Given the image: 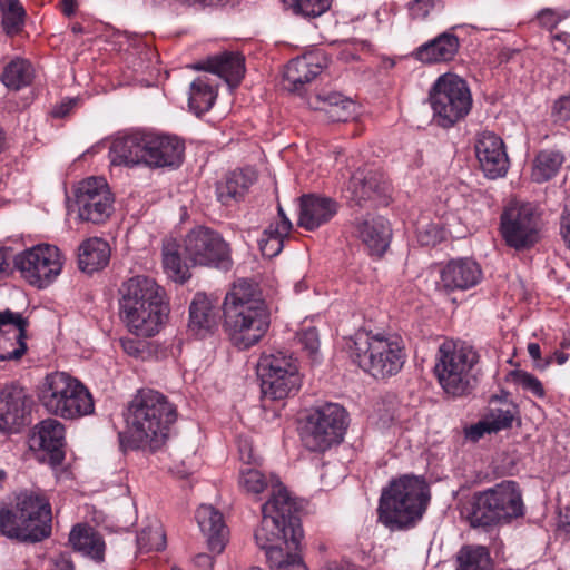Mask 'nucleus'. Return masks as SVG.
I'll return each mask as SVG.
<instances>
[{"mask_svg": "<svg viewBox=\"0 0 570 570\" xmlns=\"http://www.w3.org/2000/svg\"><path fill=\"white\" fill-rule=\"evenodd\" d=\"M176 409L168 399L155 390H139L128 405V433H119L120 448L130 450L160 449L176 421Z\"/></svg>", "mask_w": 570, "mask_h": 570, "instance_id": "f257e3e1", "label": "nucleus"}, {"mask_svg": "<svg viewBox=\"0 0 570 570\" xmlns=\"http://www.w3.org/2000/svg\"><path fill=\"white\" fill-rule=\"evenodd\" d=\"M224 327L238 350L256 345L269 328L271 314L257 285L238 279L224 299Z\"/></svg>", "mask_w": 570, "mask_h": 570, "instance_id": "f03ea898", "label": "nucleus"}, {"mask_svg": "<svg viewBox=\"0 0 570 570\" xmlns=\"http://www.w3.org/2000/svg\"><path fill=\"white\" fill-rule=\"evenodd\" d=\"M119 315L128 331L137 336L156 335L168 315L164 291L147 276L138 275L119 288Z\"/></svg>", "mask_w": 570, "mask_h": 570, "instance_id": "7ed1b4c3", "label": "nucleus"}, {"mask_svg": "<svg viewBox=\"0 0 570 570\" xmlns=\"http://www.w3.org/2000/svg\"><path fill=\"white\" fill-rule=\"evenodd\" d=\"M51 504L39 488L16 493L14 504L0 505V532L20 542H40L51 534Z\"/></svg>", "mask_w": 570, "mask_h": 570, "instance_id": "20e7f679", "label": "nucleus"}, {"mask_svg": "<svg viewBox=\"0 0 570 570\" xmlns=\"http://www.w3.org/2000/svg\"><path fill=\"white\" fill-rule=\"evenodd\" d=\"M262 513L254 537L266 557L273 549L299 547L303 529L296 514L297 505L283 484L273 485L269 499L262 505Z\"/></svg>", "mask_w": 570, "mask_h": 570, "instance_id": "39448f33", "label": "nucleus"}, {"mask_svg": "<svg viewBox=\"0 0 570 570\" xmlns=\"http://www.w3.org/2000/svg\"><path fill=\"white\" fill-rule=\"evenodd\" d=\"M461 513L472 528H491L523 517L524 504L519 484L505 480L479 491L463 504Z\"/></svg>", "mask_w": 570, "mask_h": 570, "instance_id": "423d86ee", "label": "nucleus"}, {"mask_svg": "<svg viewBox=\"0 0 570 570\" xmlns=\"http://www.w3.org/2000/svg\"><path fill=\"white\" fill-rule=\"evenodd\" d=\"M348 353L354 363L375 379L396 375L406 361L403 340L396 334L357 332L351 338Z\"/></svg>", "mask_w": 570, "mask_h": 570, "instance_id": "0eeeda50", "label": "nucleus"}, {"mask_svg": "<svg viewBox=\"0 0 570 570\" xmlns=\"http://www.w3.org/2000/svg\"><path fill=\"white\" fill-rule=\"evenodd\" d=\"M430 500L424 479L404 475L390 483L380 499L379 519L390 529H404L419 521Z\"/></svg>", "mask_w": 570, "mask_h": 570, "instance_id": "6e6552de", "label": "nucleus"}, {"mask_svg": "<svg viewBox=\"0 0 570 570\" xmlns=\"http://www.w3.org/2000/svg\"><path fill=\"white\" fill-rule=\"evenodd\" d=\"M38 400L47 413L63 420H77L95 411L88 387L67 372L47 374L39 385Z\"/></svg>", "mask_w": 570, "mask_h": 570, "instance_id": "1a4fd4ad", "label": "nucleus"}, {"mask_svg": "<svg viewBox=\"0 0 570 570\" xmlns=\"http://www.w3.org/2000/svg\"><path fill=\"white\" fill-rule=\"evenodd\" d=\"M478 361L479 355L472 346L463 342H443L434 365V374L442 390L453 397L469 395L476 384L473 368Z\"/></svg>", "mask_w": 570, "mask_h": 570, "instance_id": "9d476101", "label": "nucleus"}, {"mask_svg": "<svg viewBox=\"0 0 570 570\" xmlns=\"http://www.w3.org/2000/svg\"><path fill=\"white\" fill-rule=\"evenodd\" d=\"M429 100L434 121L443 128L464 119L472 108L468 82L452 72L438 77L429 91Z\"/></svg>", "mask_w": 570, "mask_h": 570, "instance_id": "9b49d317", "label": "nucleus"}, {"mask_svg": "<svg viewBox=\"0 0 570 570\" xmlns=\"http://www.w3.org/2000/svg\"><path fill=\"white\" fill-rule=\"evenodd\" d=\"M257 375L262 392L273 400L295 395L302 385L296 360L282 351L264 353L257 363Z\"/></svg>", "mask_w": 570, "mask_h": 570, "instance_id": "f8f14e48", "label": "nucleus"}, {"mask_svg": "<svg viewBox=\"0 0 570 570\" xmlns=\"http://www.w3.org/2000/svg\"><path fill=\"white\" fill-rule=\"evenodd\" d=\"M347 426L346 412L338 404L327 403L311 412L302 428L301 439L312 452H324L338 444Z\"/></svg>", "mask_w": 570, "mask_h": 570, "instance_id": "ddd939ff", "label": "nucleus"}, {"mask_svg": "<svg viewBox=\"0 0 570 570\" xmlns=\"http://www.w3.org/2000/svg\"><path fill=\"white\" fill-rule=\"evenodd\" d=\"M63 257L60 249L50 244H38L14 256V267L20 276L39 289L48 287L60 275Z\"/></svg>", "mask_w": 570, "mask_h": 570, "instance_id": "4468645a", "label": "nucleus"}, {"mask_svg": "<svg viewBox=\"0 0 570 570\" xmlns=\"http://www.w3.org/2000/svg\"><path fill=\"white\" fill-rule=\"evenodd\" d=\"M500 234L505 245L523 252L540 239V218L530 203L513 204L500 217Z\"/></svg>", "mask_w": 570, "mask_h": 570, "instance_id": "2eb2a0df", "label": "nucleus"}, {"mask_svg": "<svg viewBox=\"0 0 570 570\" xmlns=\"http://www.w3.org/2000/svg\"><path fill=\"white\" fill-rule=\"evenodd\" d=\"M186 257L194 265L229 268L232 265L229 244L217 232L207 227H196L185 237Z\"/></svg>", "mask_w": 570, "mask_h": 570, "instance_id": "dca6fc26", "label": "nucleus"}, {"mask_svg": "<svg viewBox=\"0 0 570 570\" xmlns=\"http://www.w3.org/2000/svg\"><path fill=\"white\" fill-rule=\"evenodd\" d=\"M114 196L101 177H89L76 190V204L81 220L105 223L114 210Z\"/></svg>", "mask_w": 570, "mask_h": 570, "instance_id": "f3484780", "label": "nucleus"}, {"mask_svg": "<svg viewBox=\"0 0 570 570\" xmlns=\"http://www.w3.org/2000/svg\"><path fill=\"white\" fill-rule=\"evenodd\" d=\"M347 191L350 203L358 207L386 205L390 185L382 173L360 168L351 176Z\"/></svg>", "mask_w": 570, "mask_h": 570, "instance_id": "a211bd4d", "label": "nucleus"}, {"mask_svg": "<svg viewBox=\"0 0 570 570\" xmlns=\"http://www.w3.org/2000/svg\"><path fill=\"white\" fill-rule=\"evenodd\" d=\"M151 131L130 130L119 132L112 140L109 149L110 163L115 166L147 167V149L149 148Z\"/></svg>", "mask_w": 570, "mask_h": 570, "instance_id": "6ab92c4d", "label": "nucleus"}, {"mask_svg": "<svg viewBox=\"0 0 570 570\" xmlns=\"http://www.w3.org/2000/svg\"><path fill=\"white\" fill-rule=\"evenodd\" d=\"M28 325L21 313L0 311V362L18 361L26 354Z\"/></svg>", "mask_w": 570, "mask_h": 570, "instance_id": "aec40b11", "label": "nucleus"}, {"mask_svg": "<svg viewBox=\"0 0 570 570\" xmlns=\"http://www.w3.org/2000/svg\"><path fill=\"white\" fill-rule=\"evenodd\" d=\"M26 391L14 384L0 391V432L19 433L30 420L31 407Z\"/></svg>", "mask_w": 570, "mask_h": 570, "instance_id": "412c9836", "label": "nucleus"}, {"mask_svg": "<svg viewBox=\"0 0 570 570\" xmlns=\"http://www.w3.org/2000/svg\"><path fill=\"white\" fill-rule=\"evenodd\" d=\"M353 235L362 240L371 255L382 256L390 246L392 228L386 218L367 213L352 223Z\"/></svg>", "mask_w": 570, "mask_h": 570, "instance_id": "4be33fe9", "label": "nucleus"}, {"mask_svg": "<svg viewBox=\"0 0 570 570\" xmlns=\"http://www.w3.org/2000/svg\"><path fill=\"white\" fill-rule=\"evenodd\" d=\"M475 154L485 177H503L509 168V158L503 140L491 131H483L475 142Z\"/></svg>", "mask_w": 570, "mask_h": 570, "instance_id": "5701e85b", "label": "nucleus"}, {"mask_svg": "<svg viewBox=\"0 0 570 570\" xmlns=\"http://www.w3.org/2000/svg\"><path fill=\"white\" fill-rule=\"evenodd\" d=\"M482 279L480 265L471 258H456L448 262L440 271V287L446 293L468 291Z\"/></svg>", "mask_w": 570, "mask_h": 570, "instance_id": "b1692460", "label": "nucleus"}, {"mask_svg": "<svg viewBox=\"0 0 570 570\" xmlns=\"http://www.w3.org/2000/svg\"><path fill=\"white\" fill-rule=\"evenodd\" d=\"M65 425L57 419H46L35 426L30 446L49 453V461L59 465L65 459Z\"/></svg>", "mask_w": 570, "mask_h": 570, "instance_id": "393cba45", "label": "nucleus"}, {"mask_svg": "<svg viewBox=\"0 0 570 570\" xmlns=\"http://www.w3.org/2000/svg\"><path fill=\"white\" fill-rule=\"evenodd\" d=\"M195 70L217 75L230 87L239 85L245 75V57L237 51H224L193 65Z\"/></svg>", "mask_w": 570, "mask_h": 570, "instance_id": "a878e982", "label": "nucleus"}, {"mask_svg": "<svg viewBox=\"0 0 570 570\" xmlns=\"http://www.w3.org/2000/svg\"><path fill=\"white\" fill-rule=\"evenodd\" d=\"M337 210L338 204L331 197L303 195L299 198L298 225L307 230H314L328 223Z\"/></svg>", "mask_w": 570, "mask_h": 570, "instance_id": "bb28decb", "label": "nucleus"}, {"mask_svg": "<svg viewBox=\"0 0 570 570\" xmlns=\"http://www.w3.org/2000/svg\"><path fill=\"white\" fill-rule=\"evenodd\" d=\"M326 67V57L322 52H309L292 59L284 71L288 90L299 91L305 83L315 79Z\"/></svg>", "mask_w": 570, "mask_h": 570, "instance_id": "cd10ccee", "label": "nucleus"}, {"mask_svg": "<svg viewBox=\"0 0 570 570\" xmlns=\"http://www.w3.org/2000/svg\"><path fill=\"white\" fill-rule=\"evenodd\" d=\"M185 146L175 136L151 132L147 149V167H177L183 160Z\"/></svg>", "mask_w": 570, "mask_h": 570, "instance_id": "c85d7f7f", "label": "nucleus"}, {"mask_svg": "<svg viewBox=\"0 0 570 570\" xmlns=\"http://www.w3.org/2000/svg\"><path fill=\"white\" fill-rule=\"evenodd\" d=\"M195 518L206 538L209 551L220 554L225 549L228 534L223 514L210 504H202L196 510Z\"/></svg>", "mask_w": 570, "mask_h": 570, "instance_id": "c756f323", "label": "nucleus"}, {"mask_svg": "<svg viewBox=\"0 0 570 570\" xmlns=\"http://www.w3.org/2000/svg\"><path fill=\"white\" fill-rule=\"evenodd\" d=\"M217 325V312L212 299L204 293H196L189 306V331L199 337L212 333Z\"/></svg>", "mask_w": 570, "mask_h": 570, "instance_id": "7c9ffc66", "label": "nucleus"}, {"mask_svg": "<svg viewBox=\"0 0 570 570\" xmlns=\"http://www.w3.org/2000/svg\"><path fill=\"white\" fill-rule=\"evenodd\" d=\"M459 47V38L454 33L443 32L421 45L415 51V58L424 63L448 62L454 59Z\"/></svg>", "mask_w": 570, "mask_h": 570, "instance_id": "2f4dec72", "label": "nucleus"}, {"mask_svg": "<svg viewBox=\"0 0 570 570\" xmlns=\"http://www.w3.org/2000/svg\"><path fill=\"white\" fill-rule=\"evenodd\" d=\"M69 542L75 551L85 557H89L96 562H102L105 559L106 543L102 535L92 527L87 524H77L69 534Z\"/></svg>", "mask_w": 570, "mask_h": 570, "instance_id": "473e14b6", "label": "nucleus"}, {"mask_svg": "<svg viewBox=\"0 0 570 570\" xmlns=\"http://www.w3.org/2000/svg\"><path fill=\"white\" fill-rule=\"evenodd\" d=\"M110 254L108 242L99 237L89 238L78 248V267L87 274L98 272L108 265Z\"/></svg>", "mask_w": 570, "mask_h": 570, "instance_id": "72a5a7b5", "label": "nucleus"}, {"mask_svg": "<svg viewBox=\"0 0 570 570\" xmlns=\"http://www.w3.org/2000/svg\"><path fill=\"white\" fill-rule=\"evenodd\" d=\"M313 108L324 114L330 121H347L354 111V104L351 99L338 92L320 94Z\"/></svg>", "mask_w": 570, "mask_h": 570, "instance_id": "f704fd0d", "label": "nucleus"}, {"mask_svg": "<svg viewBox=\"0 0 570 570\" xmlns=\"http://www.w3.org/2000/svg\"><path fill=\"white\" fill-rule=\"evenodd\" d=\"M253 181L254 177L252 173L247 174L243 170H234L227 174L222 181L217 183V199L226 206L238 202L247 193Z\"/></svg>", "mask_w": 570, "mask_h": 570, "instance_id": "c9c22d12", "label": "nucleus"}, {"mask_svg": "<svg viewBox=\"0 0 570 570\" xmlns=\"http://www.w3.org/2000/svg\"><path fill=\"white\" fill-rule=\"evenodd\" d=\"M217 98V89L207 77L196 78L189 86L188 106L196 116L209 111Z\"/></svg>", "mask_w": 570, "mask_h": 570, "instance_id": "e433bc0d", "label": "nucleus"}, {"mask_svg": "<svg viewBox=\"0 0 570 570\" xmlns=\"http://www.w3.org/2000/svg\"><path fill=\"white\" fill-rule=\"evenodd\" d=\"M566 157L557 149H542L534 159L531 170V178L535 183H546L553 178L562 167Z\"/></svg>", "mask_w": 570, "mask_h": 570, "instance_id": "4c0bfd02", "label": "nucleus"}, {"mask_svg": "<svg viewBox=\"0 0 570 570\" xmlns=\"http://www.w3.org/2000/svg\"><path fill=\"white\" fill-rule=\"evenodd\" d=\"M292 227L293 225L289 218H284L283 222L271 224L258 239V247L262 255L268 258L277 256L282 252L284 239L288 236Z\"/></svg>", "mask_w": 570, "mask_h": 570, "instance_id": "58836bf2", "label": "nucleus"}, {"mask_svg": "<svg viewBox=\"0 0 570 570\" xmlns=\"http://www.w3.org/2000/svg\"><path fill=\"white\" fill-rule=\"evenodd\" d=\"M455 570H493L489 549L479 544L461 547L455 557Z\"/></svg>", "mask_w": 570, "mask_h": 570, "instance_id": "ea45409f", "label": "nucleus"}, {"mask_svg": "<svg viewBox=\"0 0 570 570\" xmlns=\"http://www.w3.org/2000/svg\"><path fill=\"white\" fill-rule=\"evenodd\" d=\"M33 77L31 65L24 59H13L1 75L2 83L12 90H19L30 85Z\"/></svg>", "mask_w": 570, "mask_h": 570, "instance_id": "a19ab883", "label": "nucleus"}, {"mask_svg": "<svg viewBox=\"0 0 570 570\" xmlns=\"http://www.w3.org/2000/svg\"><path fill=\"white\" fill-rule=\"evenodd\" d=\"M163 265L167 275L177 283H185L190 278L189 267L181 261L178 246L173 240L164 244Z\"/></svg>", "mask_w": 570, "mask_h": 570, "instance_id": "79ce46f5", "label": "nucleus"}, {"mask_svg": "<svg viewBox=\"0 0 570 570\" xmlns=\"http://www.w3.org/2000/svg\"><path fill=\"white\" fill-rule=\"evenodd\" d=\"M266 559L271 570H307L298 548L273 549Z\"/></svg>", "mask_w": 570, "mask_h": 570, "instance_id": "37998d69", "label": "nucleus"}, {"mask_svg": "<svg viewBox=\"0 0 570 570\" xmlns=\"http://www.w3.org/2000/svg\"><path fill=\"white\" fill-rule=\"evenodd\" d=\"M2 27L7 35H17L22 26L26 11L19 0H0Z\"/></svg>", "mask_w": 570, "mask_h": 570, "instance_id": "c03bdc74", "label": "nucleus"}, {"mask_svg": "<svg viewBox=\"0 0 570 570\" xmlns=\"http://www.w3.org/2000/svg\"><path fill=\"white\" fill-rule=\"evenodd\" d=\"M137 546L139 551H161L166 548V534L159 521L155 520L138 533Z\"/></svg>", "mask_w": 570, "mask_h": 570, "instance_id": "a18cd8bd", "label": "nucleus"}, {"mask_svg": "<svg viewBox=\"0 0 570 570\" xmlns=\"http://www.w3.org/2000/svg\"><path fill=\"white\" fill-rule=\"evenodd\" d=\"M277 483L282 484L278 480H271V488ZM239 484L247 492L258 494L269 485V482L259 470L247 468L240 472Z\"/></svg>", "mask_w": 570, "mask_h": 570, "instance_id": "49530a36", "label": "nucleus"}, {"mask_svg": "<svg viewBox=\"0 0 570 570\" xmlns=\"http://www.w3.org/2000/svg\"><path fill=\"white\" fill-rule=\"evenodd\" d=\"M490 430L494 433L509 429L514 419V409L505 404L503 407H491L484 415Z\"/></svg>", "mask_w": 570, "mask_h": 570, "instance_id": "de8ad7c7", "label": "nucleus"}, {"mask_svg": "<svg viewBox=\"0 0 570 570\" xmlns=\"http://www.w3.org/2000/svg\"><path fill=\"white\" fill-rule=\"evenodd\" d=\"M510 377L515 385L522 387L524 391L530 392L539 399L544 397V387L541 381L533 374L521 370H514L510 373Z\"/></svg>", "mask_w": 570, "mask_h": 570, "instance_id": "09e8293b", "label": "nucleus"}, {"mask_svg": "<svg viewBox=\"0 0 570 570\" xmlns=\"http://www.w3.org/2000/svg\"><path fill=\"white\" fill-rule=\"evenodd\" d=\"M299 342L313 362H318L320 336L317 330L315 327H307L303 330L299 334Z\"/></svg>", "mask_w": 570, "mask_h": 570, "instance_id": "8fccbe9b", "label": "nucleus"}, {"mask_svg": "<svg viewBox=\"0 0 570 570\" xmlns=\"http://www.w3.org/2000/svg\"><path fill=\"white\" fill-rule=\"evenodd\" d=\"M417 237L422 245L433 246L443 238V229L436 224L420 225Z\"/></svg>", "mask_w": 570, "mask_h": 570, "instance_id": "3c124183", "label": "nucleus"}, {"mask_svg": "<svg viewBox=\"0 0 570 570\" xmlns=\"http://www.w3.org/2000/svg\"><path fill=\"white\" fill-rule=\"evenodd\" d=\"M551 117L554 122H567L570 120V94L560 96L554 100L551 108Z\"/></svg>", "mask_w": 570, "mask_h": 570, "instance_id": "603ef678", "label": "nucleus"}, {"mask_svg": "<svg viewBox=\"0 0 570 570\" xmlns=\"http://www.w3.org/2000/svg\"><path fill=\"white\" fill-rule=\"evenodd\" d=\"M439 0H412L407 4L411 18L416 20L425 19Z\"/></svg>", "mask_w": 570, "mask_h": 570, "instance_id": "864d4df0", "label": "nucleus"}, {"mask_svg": "<svg viewBox=\"0 0 570 570\" xmlns=\"http://www.w3.org/2000/svg\"><path fill=\"white\" fill-rule=\"evenodd\" d=\"M17 254L9 247L0 248V279L10 276L14 269V256Z\"/></svg>", "mask_w": 570, "mask_h": 570, "instance_id": "5fc2aeb1", "label": "nucleus"}, {"mask_svg": "<svg viewBox=\"0 0 570 570\" xmlns=\"http://www.w3.org/2000/svg\"><path fill=\"white\" fill-rule=\"evenodd\" d=\"M333 0H304V17L315 18L326 12Z\"/></svg>", "mask_w": 570, "mask_h": 570, "instance_id": "6e6d98bb", "label": "nucleus"}, {"mask_svg": "<svg viewBox=\"0 0 570 570\" xmlns=\"http://www.w3.org/2000/svg\"><path fill=\"white\" fill-rule=\"evenodd\" d=\"M491 433H494V432L490 430V426L484 417L482 420H480L478 423L472 424L471 426H469L465 430L466 439H469L473 442H476L481 438H483L485 434H491Z\"/></svg>", "mask_w": 570, "mask_h": 570, "instance_id": "4d7b16f0", "label": "nucleus"}, {"mask_svg": "<svg viewBox=\"0 0 570 570\" xmlns=\"http://www.w3.org/2000/svg\"><path fill=\"white\" fill-rule=\"evenodd\" d=\"M541 27L552 30L561 21V17L551 9H543L537 16Z\"/></svg>", "mask_w": 570, "mask_h": 570, "instance_id": "13d9d810", "label": "nucleus"}, {"mask_svg": "<svg viewBox=\"0 0 570 570\" xmlns=\"http://www.w3.org/2000/svg\"><path fill=\"white\" fill-rule=\"evenodd\" d=\"M120 344L126 354L134 356V357L141 356L142 344L139 341H137L135 338L126 337V338L120 340Z\"/></svg>", "mask_w": 570, "mask_h": 570, "instance_id": "bf43d9fd", "label": "nucleus"}, {"mask_svg": "<svg viewBox=\"0 0 570 570\" xmlns=\"http://www.w3.org/2000/svg\"><path fill=\"white\" fill-rule=\"evenodd\" d=\"M560 234L570 250V208H566L561 215Z\"/></svg>", "mask_w": 570, "mask_h": 570, "instance_id": "052dcab7", "label": "nucleus"}, {"mask_svg": "<svg viewBox=\"0 0 570 570\" xmlns=\"http://www.w3.org/2000/svg\"><path fill=\"white\" fill-rule=\"evenodd\" d=\"M51 563L52 570H75L73 562L67 553H60L52 558Z\"/></svg>", "mask_w": 570, "mask_h": 570, "instance_id": "680f3d73", "label": "nucleus"}, {"mask_svg": "<svg viewBox=\"0 0 570 570\" xmlns=\"http://www.w3.org/2000/svg\"><path fill=\"white\" fill-rule=\"evenodd\" d=\"M554 49L567 52L570 49V35L568 32H559L552 35Z\"/></svg>", "mask_w": 570, "mask_h": 570, "instance_id": "e2e57ef3", "label": "nucleus"}, {"mask_svg": "<svg viewBox=\"0 0 570 570\" xmlns=\"http://www.w3.org/2000/svg\"><path fill=\"white\" fill-rule=\"evenodd\" d=\"M194 562L199 570H213L214 568V557L207 553L197 554Z\"/></svg>", "mask_w": 570, "mask_h": 570, "instance_id": "0e129e2a", "label": "nucleus"}, {"mask_svg": "<svg viewBox=\"0 0 570 570\" xmlns=\"http://www.w3.org/2000/svg\"><path fill=\"white\" fill-rule=\"evenodd\" d=\"M569 358V355L562 351H556L551 356L546 358L544 363L542 365H539L541 368L548 367L553 360L559 364L563 365Z\"/></svg>", "mask_w": 570, "mask_h": 570, "instance_id": "69168bd1", "label": "nucleus"}, {"mask_svg": "<svg viewBox=\"0 0 570 570\" xmlns=\"http://www.w3.org/2000/svg\"><path fill=\"white\" fill-rule=\"evenodd\" d=\"M76 105L75 100H69L67 102H61L59 106L55 107L52 110V116L56 118H62L69 114L72 107Z\"/></svg>", "mask_w": 570, "mask_h": 570, "instance_id": "338daca9", "label": "nucleus"}, {"mask_svg": "<svg viewBox=\"0 0 570 570\" xmlns=\"http://www.w3.org/2000/svg\"><path fill=\"white\" fill-rule=\"evenodd\" d=\"M327 570H363L361 567H357L348 561H342L340 563L332 562L327 566Z\"/></svg>", "mask_w": 570, "mask_h": 570, "instance_id": "774afa93", "label": "nucleus"}]
</instances>
